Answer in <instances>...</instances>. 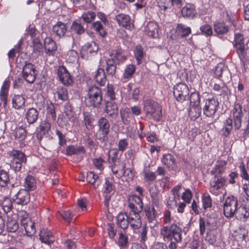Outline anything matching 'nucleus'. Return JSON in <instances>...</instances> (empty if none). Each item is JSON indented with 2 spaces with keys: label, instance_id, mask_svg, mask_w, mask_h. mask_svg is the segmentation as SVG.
<instances>
[{
  "label": "nucleus",
  "instance_id": "nucleus-1",
  "mask_svg": "<svg viewBox=\"0 0 249 249\" xmlns=\"http://www.w3.org/2000/svg\"><path fill=\"white\" fill-rule=\"evenodd\" d=\"M160 234L165 241L173 239L177 243H180L182 239V230L177 224L173 223L170 226H164L160 230Z\"/></svg>",
  "mask_w": 249,
  "mask_h": 249
},
{
  "label": "nucleus",
  "instance_id": "nucleus-2",
  "mask_svg": "<svg viewBox=\"0 0 249 249\" xmlns=\"http://www.w3.org/2000/svg\"><path fill=\"white\" fill-rule=\"evenodd\" d=\"M103 101L101 89L96 86H91L87 90L85 96L86 104L89 107L100 108Z\"/></svg>",
  "mask_w": 249,
  "mask_h": 249
},
{
  "label": "nucleus",
  "instance_id": "nucleus-3",
  "mask_svg": "<svg viewBox=\"0 0 249 249\" xmlns=\"http://www.w3.org/2000/svg\"><path fill=\"white\" fill-rule=\"evenodd\" d=\"M143 109L147 115L150 116L153 119L159 121L162 117L161 107L156 102L147 100L145 102Z\"/></svg>",
  "mask_w": 249,
  "mask_h": 249
},
{
  "label": "nucleus",
  "instance_id": "nucleus-4",
  "mask_svg": "<svg viewBox=\"0 0 249 249\" xmlns=\"http://www.w3.org/2000/svg\"><path fill=\"white\" fill-rule=\"evenodd\" d=\"M238 208V201L236 197L231 196L227 197L223 204V211L227 218L233 217Z\"/></svg>",
  "mask_w": 249,
  "mask_h": 249
},
{
  "label": "nucleus",
  "instance_id": "nucleus-5",
  "mask_svg": "<svg viewBox=\"0 0 249 249\" xmlns=\"http://www.w3.org/2000/svg\"><path fill=\"white\" fill-rule=\"evenodd\" d=\"M11 160L10 167L14 172L19 171L21 169L22 165L26 162V157L24 153L18 150H13L10 155Z\"/></svg>",
  "mask_w": 249,
  "mask_h": 249
},
{
  "label": "nucleus",
  "instance_id": "nucleus-6",
  "mask_svg": "<svg viewBox=\"0 0 249 249\" xmlns=\"http://www.w3.org/2000/svg\"><path fill=\"white\" fill-rule=\"evenodd\" d=\"M99 129L96 133V138L101 142L107 141L110 131V124L108 120L104 117L100 118L98 122Z\"/></svg>",
  "mask_w": 249,
  "mask_h": 249
},
{
  "label": "nucleus",
  "instance_id": "nucleus-7",
  "mask_svg": "<svg viewBox=\"0 0 249 249\" xmlns=\"http://www.w3.org/2000/svg\"><path fill=\"white\" fill-rule=\"evenodd\" d=\"M173 89L174 96L178 102H182L189 99V90L185 84L178 83L174 86Z\"/></svg>",
  "mask_w": 249,
  "mask_h": 249
},
{
  "label": "nucleus",
  "instance_id": "nucleus-8",
  "mask_svg": "<svg viewBox=\"0 0 249 249\" xmlns=\"http://www.w3.org/2000/svg\"><path fill=\"white\" fill-rule=\"evenodd\" d=\"M246 110L243 109L242 106L239 103H235L232 110V119L234 123V127L236 130H239L242 125V119Z\"/></svg>",
  "mask_w": 249,
  "mask_h": 249
},
{
  "label": "nucleus",
  "instance_id": "nucleus-9",
  "mask_svg": "<svg viewBox=\"0 0 249 249\" xmlns=\"http://www.w3.org/2000/svg\"><path fill=\"white\" fill-rule=\"evenodd\" d=\"M219 107V102L214 98L206 100L203 107V114L208 117L213 118Z\"/></svg>",
  "mask_w": 249,
  "mask_h": 249
},
{
  "label": "nucleus",
  "instance_id": "nucleus-10",
  "mask_svg": "<svg viewBox=\"0 0 249 249\" xmlns=\"http://www.w3.org/2000/svg\"><path fill=\"white\" fill-rule=\"evenodd\" d=\"M36 67L34 65L25 62L22 69V76L29 83H33L36 79Z\"/></svg>",
  "mask_w": 249,
  "mask_h": 249
},
{
  "label": "nucleus",
  "instance_id": "nucleus-11",
  "mask_svg": "<svg viewBox=\"0 0 249 249\" xmlns=\"http://www.w3.org/2000/svg\"><path fill=\"white\" fill-rule=\"evenodd\" d=\"M8 182L11 183L12 186H14V183L18 185L20 183L17 173L14 172L13 174L9 177V175L7 172L3 170L0 171V186L4 187Z\"/></svg>",
  "mask_w": 249,
  "mask_h": 249
},
{
  "label": "nucleus",
  "instance_id": "nucleus-12",
  "mask_svg": "<svg viewBox=\"0 0 249 249\" xmlns=\"http://www.w3.org/2000/svg\"><path fill=\"white\" fill-rule=\"evenodd\" d=\"M144 211L148 222L151 228H154L158 223L157 217L159 213L155 208L152 206L146 205L144 208Z\"/></svg>",
  "mask_w": 249,
  "mask_h": 249
},
{
  "label": "nucleus",
  "instance_id": "nucleus-13",
  "mask_svg": "<svg viewBox=\"0 0 249 249\" xmlns=\"http://www.w3.org/2000/svg\"><path fill=\"white\" fill-rule=\"evenodd\" d=\"M224 178L215 175L210 180V191L215 196L219 194V190L226 184Z\"/></svg>",
  "mask_w": 249,
  "mask_h": 249
},
{
  "label": "nucleus",
  "instance_id": "nucleus-14",
  "mask_svg": "<svg viewBox=\"0 0 249 249\" xmlns=\"http://www.w3.org/2000/svg\"><path fill=\"white\" fill-rule=\"evenodd\" d=\"M197 13L196 5L191 3H186L181 9V16L186 19L194 18Z\"/></svg>",
  "mask_w": 249,
  "mask_h": 249
},
{
  "label": "nucleus",
  "instance_id": "nucleus-15",
  "mask_svg": "<svg viewBox=\"0 0 249 249\" xmlns=\"http://www.w3.org/2000/svg\"><path fill=\"white\" fill-rule=\"evenodd\" d=\"M57 73L59 80L64 85L69 86L72 84V79L69 72L64 66H61L59 67L57 69Z\"/></svg>",
  "mask_w": 249,
  "mask_h": 249
},
{
  "label": "nucleus",
  "instance_id": "nucleus-16",
  "mask_svg": "<svg viewBox=\"0 0 249 249\" xmlns=\"http://www.w3.org/2000/svg\"><path fill=\"white\" fill-rule=\"evenodd\" d=\"M22 230H24L25 234L31 236L36 232L35 223L29 217H23L20 220Z\"/></svg>",
  "mask_w": 249,
  "mask_h": 249
},
{
  "label": "nucleus",
  "instance_id": "nucleus-17",
  "mask_svg": "<svg viewBox=\"0 0 249 249\" xmlns=\"http://www.w3.org/2000/svg\"><path fill=\"white\" fill-rule=\"evenodd\" d=\"M141 212L134 210H130L129 212L128 215L129 224L133 229H138L142 225L141 218L140 215Z\"/></svg>",
  "mask_w": 249,
  "mask_h": 249
},
{
  "label": "nucleus",
  "instance_id": "nucleus-18",
  "mask_svg": "<svg viewBox=\"0 0 249 249\" xmlns=\"http://www.w3.org/2000/svg\"><path fill=\"white\" fill-rule=\"evenodd\" d=\"M30 195L27 190L21 189L15 196L14 201L18 205H26L29 201Z\"/></svg>",
  "mask_w": 249,
  "mask_h": 249
},
{
  "label": "nucleus",
  "instance_id": "nucleus-19",
  "mask_svg": "<svg viewBox=\"0 0 249 249\" xmlns=\"http://www.w3.org/2000/svg\"><path fill=\"white\" fill-rule=\"evenodd\" d=\"M128 207L130 210L142 212L143 204L140 196L136 195H131L128 199Z\"/></svg>",
  "mask_w": 249,
  "mask_h": 249
},
{
  "label": "nucleus",
  "instance_id": "nucleus-20",
  "mask_svg": "<svg viewBox=\"0 0 249 249\" xmlns=\"http://www.w3.org/2000/svg\"><path fill=\"white\" fill-rule=\"evenodd\" d=\"M193 99H196V101L195 102V106L191 108L190 115L193 116L195 118H197L200 116L201 113V107L199 105L200 98L199 94L196 93H192L190 96V101L191 103L193 102L192 100Z\"/></svg>",
  "mask_w": 249,
  "mask_h": 249
},
{
  "label": "nucleus",
  "instance_id": "nucleus-21",
  "mask_svg": "<svg viewBox=\"0 0 249 249\" xmlns=\"http://www.w3.org/2000/svg\"><path fill=\"white\" fill-rule=\"evenodd\" d=\"M235 51L244 67H245L246 63L249 60V40L246 45L236 49Z\"/></svg>",
  "mask_w": 249,
  "mask_h": 249
},
{
  "label": "nucleus",
  "instance_id": "nucleus-22",
  "mask_svg": "<svg viewBox=\"0 0 249 249\" xmlns=\"http://www.w3.org/2000/svg\"><path fill=\"white\" fill-rule=\"evenodd\" d=\"M214 74L217 78L223 77L225 80H228L231 78L230 71L228 67L223 63H219L215 67Z\"/></svg>",
  "mask_w": 249,
  "mask_h": 249
},
{
  "label": "nucleus",
  "instance_id": "nucleus-23",
  "mask_svg": "<svg viewBox=\"0 0 249 249\" xmlns=\"http://www.w3.org/2000/svg\"><path fill=\"white\" fill-rule=\"evenodd\" d=\"M19 228L17 221V215L16 214L7 215L6 229L8 231L15 232Z\"/></svg>",
  "mask_w": 249,
  "mask_h": 249
},
{
  "label": "nucleus",
  "instance_id": "nucleus-24",
  "mask_svg": "<svg viewBox=\"0 0 249 249\" xmlns=\"http://www.w3.org/2000/svg\"><path fill=\"white\" fill-rule=\"evenodd\" d=\"M115 19L119 26L126 29L130 30L133 27L131 18L128 15L118 14L116 16Z\"/></svg>",
  "mask_w": 249,
  "mask_h": 249
},
{
  "label": "nucleus",
  "instance_id": "nucleus-25",
  "mask_svg": "<svg viewBox=\"0 0 249 249\" xmlns=\"http://www.w3.org/2000/svg\"><path fill=\"white\" fill-rule=\"evenodd\" d=\"M107 59L112 60L114 63L119 65L126 60V57L123 50L118 49L114 53L110 54Z\"/></svg>",
  "mask_w": 249,
  "mask_h": 249
},
{
  "label": "nucleus",
  "instance_id": "nucleus-26",
  "mask_svg": "<svg viewBox=\"0 0 249 249\" xmlns=\"http://www.w3.org/2000/svg\"><path fill=\"white\" fill-rule=\"evenodd\" d=\"M45 53L48 55H53L57 50L55 42L50 37H46L44 41Z\"/></svg>",
  "mask_w": 249,
  "mask_h": 249
},
{
  "label": "nucleus",
  "instance_id": "nucleus-27",
  "mask_svg": "<svg viewBox=\"0 0 249 249\" xmlns=\"http://www.w3.org/2000/svg\"><path fill=\"white\" fill-rule=\"evenodd\" d=\"M105 112L111 118L117 116L118 114V107L114 101L106 102Z\"/></svg>",
  "mask_w": 249,
  "mask_h": 249
},
{
  "label": "nucleus",
  "instance_id": "nucleus-28",
  "mask_svg": "<svg viewBox=\"0 0 249 249\" xmlns=\"http://www.w3.org/2000/svg\"><path fill=\"white\" fill-rule=\"evenodd\" d=\"M51 125L47 121H44L40 124L37 129L36 138L37 139L40 141L43 137L48 133L51 129Z\"/></svg>",
  "mask_w": 249,
  "mask_h": 249
},
{
  "label": "nucleus",
  "instance_id": "nucleus-29",
  "mask_svg": "<svg viewBox=\"0 0 249 249\" xmlns=\"http://www.w3.org/2000/svg\"><path fill=\"white\" fill-rule=\"evenodd\" d=\"M116 224L119 228L123 230L127 229L129 225L127 214L124 212L120 213L116 217Z\"/></svg>",
  "mask_w": 249,
  "mask_h": 249
},
{
  "label": "nucleus",
  "instance_id": "nucleus-30",
  "mask_svg": "<svg viewBox=\"0 0 249 249\" xmlns=\"http://www.w3.org/2000/svg\"><path fill=\"white\" fill-rule=\"evenodd\" d=\"M67 31L66 25L60 21L57 22L53 27V31L59 38L64 36Z\"/></svg>",
  "mask_w": 249,
  "mask_h": 249
},
{
  "label": "nucleus",
  "instance_id": "nucleus-31",
  "mask_svg": "<svg viewBox=\"0 0 249 249\" xmlns=\"http://www.w3.org/2000/svg\"><path fill=\"white\" fill-rule=\"evenodd\" d=\"M213 89L218 95L225 96L228 94V88L224 82L214 83L213 87Z\"/></svg>",
  "mask_w": 249,
  "mask_h": 249
},
{
  "label": "nucleus",
  "instance_id": "nucleus-32",
  "mask_svg": "<svg viewBox=\"0 0 249 249\" xmlns=\"http://www.w3.org/2000/svg\"><path fill=\"white\" fill-rule=\"evenodd\" d=\"M234 216L238 220L245 222L249 218V212L246 207L241 205L238 207Z\"/></svg>",
  "mask_w": 249,
  "mask_h": 249
},
{
  "label": "nucleus",
  "instance_id": "nucleus-33",
  "mask_svg": "<svg viewBox=\"0 0 249 249\" xmlns=\"http://www.w3.org/2000/svg\"><path fill=\"white\" fill-rule=\"evenodd\" d=\"M25 115L28 123L30 124H33L37 120L39 112L35 108H30L26 112Z\"/></svg>",
  "mask_w": 249,
  "mask_h": 249
},
{
  "label": "nucleus",
  "instance_id": "nucleus-34",
  "mask_svg": "<svg viewBox=\"0 0 249 249\" xmlns=\"http://www.w3.org/2000/svg\"><path fill=\"white\" fill-rule=\"evenodd\" d=\"M111 170L114 175L117 178H120L123 177V170L125 168V163L122 161H117L111 163Z\"/></svg>",
  "mask_w": 249,
  "mask_h": 249
},
{
  "label": "nucleus",
  "instance_id": "nucleus-35",
  "mask_svg": "<svg viewBox=\"0 0 249 249\" xmlns=\"http://www.w3.org/2000/svg\"><path fill=\"white\" fill-rule=\"evenodd\" d=\"M161 161L162 163L166 165L169 169L173 170L177 166L175 159L171 154L164 155Z\"/></svg>",
  "mask_w": 249,
  "mask_h": 249
},
{
  "label": "nucleus",
  "instance_id": "nucleus-36",
  "mask_svg": "<svg viewBox=\"0 0 249 249\" xmlns=\"http://www.w3.org/2000/svg\"><path fill=\"white\" fill-rule=\"evenodd\" d=\"M98 46L94 41L88 42L82 47V53L86 54L95 53L98 50Z\"/></svg>",
  "mask_w": 249,
  "mask_h": 249
},
{
  "label": "nucleus",
  "instance_id": "nucleus-37",
  "mask_svg": "<svg viewBox=\"0 0 249 249\" xmlns=\"http://www.w3.org/2000/svg\"><path fill=\"white\" fill-rule=\"evenodd\" d=\"M10 87V81L5 80L4 81L1 88L0 91V98L3 102V105L5 106L7 104V97L9 88Z\"/></svg>",
  "mask_w": 249,
  "mask_h": 249
},
{
  "label": "nucleus",
  "instance_id": "nucleus-38",
  "mask_svg": "<svg viewBox=\"0 0 249 249\" xmlns=\"http://www.w3.org/2000/svg\"><path fill=\"white\" fill-rule=\"evenodd\" d=\"M39 238L42 242L48 245L51 244L54 241V238L51 232L49 231H40Z\"/></svg>",
  "mask_w": 249,
  "mask_h": 249
},
{
  "label": "nucleus",
  "instance_id": "nucleus-39",
  "mask_svg": "<svg viewBox=\"0 0 249 249\" xmlns=\"http://www.w3.org/2000/svg\"><path fill=\"white\" fill-rule=\"evenodd\" d=\"M136 71V67L133 64H128L124 68L122 77L124 80H129L132 77Z\"/></svg>",
  "mask_w": 249,
  "mask_h": 249
},
{
  "label": "nucleus",
  "instance_id": "nucleus-40",
  "mask_svg": "<svg viewBox=\"0 0 249 249\" xmlns=\"http://www.w3.org/2000/svg\"><path fill=\"white\" fill-rule=\"evenodd\" d=\"M25 100L22 95H14L12 99L13 107L17 109L21 108L25 106Z\"/></svg>",
  "mask_w": 249,
  "mask_h": 249
},
{
  "label": "nucleus",
  "instance_id": "nucleus-41",
  "mask_svg": "<svg viewBox=\"0 0 249 249\" xmlns=\"http://www.w3.org/2000/svg\"><path fill=\"white\" fill-rule=\"evenodd\" d=\"M211 224V219H205L203 218L200 217L199 219V226L200 230V233L201 235H203L207 230L210 231V226Z\"/></svg>",
  "mask_w": 249,
  "mask_h": 249
},
{
  "label": "nucleus",
  "instance_id": "nucleus-42",
  "mask_svg": "<svg viewBox=\"0 0 249 249\" xmlns=\"http://www.w3.org/2000/svg\"><path fill=\"white\" fill-rule=\"evenodd\" d=\"M177 33L181 37H186L191 33V29L185 24L180 23L177 26Z\"/></svg>",
  "mask_w": 249,
  "mask_h": 249
},
{
  "label": "nucleus",
  "instance_id": "nucleus-43",
  "mask_svg": "<svg viewBox=\"0 0 249 249\" xmlns=\"http://www.w3.org/2000/svg\"><path fill=\"white\" fill-rule=\"evenodd\" d=\"M25 189L28 192L33 191L36 188V182L34 177L31 175L27 176L24 179V185Z\"/></svg>",
  "mask_w": 249,
  "mask_h": 249
},
{
  "label": "nucleus",
  "instance_id": "nucleus-44",
  "mask_svg": "<svg viewBox=\"0 0 249 249\" xmlns=\"http://www.w3.org/2000/svg\"><path fill=\"white\" fill-rule=\"evenodd\" d=\"M94 79L101 86L105 85L107 78L105 71L103 69H98L94 75Z\"/></svg>",
  "mask_w": 249,
  "mask_h": 249
},
{
  "label": "nucleus",
  "instance_id": "nucleus-45",
  "mask_svg": "<svg viewBox=\"0 0 249 249\" xmlns=\"http://www.w3.org/2000/svg\"><path fill=\"white\" fill-rule=\"evenodd\" d=\"M106 71L107 74L111 77L113 76L116 71V64L114 63L112 60L106 59Z\"/></svg>",
  "mask_w": 249,
  "mask_h": 249
},
{
  "label": "nucleus",
  "instance_id": "nucleus-46",
  "mask_svg": "<svg viewBox=\"0 0 249 249\" xmlns=\"http://www.w3.org/2000/svg\"><path fill=\"white\" fill-rule=\"evenodd\" d=\"M227 162L224 160L218 161L214 167L212 171V173L213 174H223L226 169Z\"/></svg>",
  "mask_w": 249,
  "mask_h": 249
},
{
  "label": "nucleus",
  "instance_id": "nucleus-47",
  "mask_svg": "<svg viewBox=\"0 0 249 249\" xmlns=\"http://www.w3.org/2000/svg\"><path fill=\"white\" fill-rule=\"evenodd\" d=\"M229 29V27L223 22H217L214 25V31L217 35L225 34Z\"/></svg>",
  "mask_w": 249,
  "mask_h": 249
},
{
  "label": "nucleus",
  "instance_id": "nucleus-48",
  "mask_svg": "<svg viewBox=\"0 0 249 249\" xmlns=\"http://www.w3.org/2000/svg\"><path fill=\"white\" fill-rule=\"evenodd\" d=\"M26 130L22 127L17 128L14 132L15 138L18 141H22L24 140L26 138Z\"/></svg>",
  "mask_w": 249,
  "mask_h": 249
},
{
  "label": "nucleus",
  "instance_id": "nucleus-49",
  "mask_svg": "<svg viewBox=\"0 0 249 249\" xmlns=\"http://www.w3.org/2000/svg\"><path fill=\"white\" fill-rule=\"evenodd\" d=\"M144 54L142 47L140 45L137 46L134 50V55L138 65L142 63Z\"/></svg>",
  "mask_w": 249,
  "mask_h": 249
},
{
  "label": "nucleus",
  "instance_id": "nucleus-50",
  "mask_svg": "<svg viewBox=\"0 0 249 249\" xmlns=\"http://www.w3.org/2000/svg\"><path fill=\"white\" fill-rule=\"evenodd\" d=\"M233 120L231 118H228L224 123V127L223 128V135L227 137L230 133L232 128Z\"/></svg>",
  "mask_w": 249,
  "mask_h": 249
},
{
  "label": "nucleus",
  "instance_id": "nucleus-51",
  "mask_svg": "<svg viewBox=\"0 0 249 249\" xmlns=\"http://www.w3.org/2000/svg\"><path fill=\"white\" fill-rule=\"evenodd\" d=\"M71 31L77 35H81L84 33L85 29L79 21H74L71 26Z\"/></svg>",
  "mask_w": 249,
  "mask_h": 249
},
{
  "label": "nucleus",
  "instance_id": "nucleus-52",
  "mask_svg": "<svg viewBox=\"0 0 249 249\" xmlns=\"http://www.w3.org/2000/svg\"><path fill=\"white\" fill-rule=\"evenodd\" d=\"M244 45H245V43L244 38L243 35L239 33H235L234 34V41L233 42L234 48L236 49L242 47Z\"/></svg>",
  "mask_w": 249,
  "mask_h": 249
},
{
  "label": "nucleus",
  "instance_id": "nucleus-53",
  "mask_svg": "<svg viewBox=\"0 0 249 249\" xmlns=\"http://www.w3.org/2000/svg\"><path fill=\"white\" fill-rule=\"evenodd\" d=\"M118 150L116 148L112 149L108 152V160L109 163L111 164L117 161H121L117 160V158L118 155Z\"/></svg>",
  "mask_w": 249,
  "mask_h": 249
},
{
  "label": "nucleus",
  "instance_id": "nucleus-54",
  "mask_svg": "<svg viewBox=\"0 0 249 249\" xmlns=\"http://www.w3.org/2000/svg\"><path fill=\"white\" fill-rule=\"evenodd\" d=\"M223 18L226 21L231 24L233 27L236 26V22L235 20V15L234 14L229 11L223 12Z\"/></svg>",
  "mask_w": 249,
  "mask_h": 249
},
{
  "label": "nucleus",
  "instance_id": "nucleus-55",
  "mask_svg": "<svg viewBox=\"0 0 249 249\" xmlns=\"http://www.w3.org/2000/svg\"><path fill=\"white\" fill-rule=\"evenodd\" d=\"M56 92L58 99L62 101H66L68 98L67 89L62 87H59L57 89Z\"/></svg>",
  "mask_w": 249,
  "mask_h": 249
},
{
  "label": "nucleus",
  "instance_id": "nucleus-56",
  "mask_svg": "<svg viewBox=\"0 0 249 249\" xmlns=\"http://www.w3.org/2000/svg\"><path fill=\"white\" fill-rule=\"evenodd\" d=\"M95 13L92 11H88L84 12L82 15V18L86 23L91 22L95 18Z\"/></svg>",
  "mask_w": 249,
  "mask_h": 249
},
{
  "label": "nucleus",
  "instance_id": "nucleus-57",
  "mask_svg": "<svg viewBox=\"0 0 249 249\" xmlns=\"http://www.w3.org/2000/svg\"><path fill=\"white\" fill-rule=\"evenodd\" d=\"M1 206L5 213L10 212L13 208L12 200L9 198H5L1 203Z\"/></svg>",
  "mask_w": 249,
  "mask_h": 249
},
{
  "label": "nucleus",
  "instance_id": "nucleus-58",
  "mask_svg": "<svg viewBox=\"0 0 249 249\" xmlns=\"http://www.w3.org/2000/svg\"><path fill=\"white\" fill-rule=\"evenodd\" d=\"M203 206L204 209L210 208L212 206V199L208 193L203 194L202 198Z\"/></svg>",
  "mask_w": 249,
  "mask_h": 249
},
{
  "label": "nucleus",
  "instance_id": "nucleus-59",
  "mask_svg": "<svg viewBox=\"0 0 249 249\" xmlns=\"http://www.w3.org/2000/svg\"><path fill=\"white\" fill-rule=\"evenodd\" d=\"M177 199H178L177 196L171 194L167 201L168 207L171 209H175L177 206Z\"/></svg>",
  "mask_w": 249,
  "mask_h": 249
},
{
  "label": "nucleus",
  "instance_id": "nucleus-60",
  "mask_svg": "<svg viewBox=\"0 0 249 249\" xmlns=\"http://www.w3.org/2000/svg\"><path fill=\"white\" fill-rule=\"evenodd\" d=\"M123 177L126 178V180L127 181L132 180L134 176L133 170L131 168L124 169L123 170Z\"/></svg>",
  "mask_w": 249,
  "mask_h": 249
},
{
  "label": "nucleus",
  "instance_id": "nucleus-61",
  "mask_svg": "<svg viewBox=\"0 0 249 249\" xmlns=\"http://www.w3.org/2000/svg\"><path fill=\"white\" fill-rule=\"evenodd\" d=\"M98 178V176L95 174L93 172L90 171L88 172L87 173L86 180L92 184L95 183L96 181H97Z\"/></svg>",
  "mask_w": 249,
  "mask_h": 249
},
{
  "label": "nucleus",
  "instance_id": "nucleus-62",
  "mask_svg": "<svg viewBox=\"0 0 249 249\" xmlns=\"http://www.w3.org/2000/svg\"><path fill=\"white\" fill-rule=\"evenodd\" d=\"M200 30L202 34L205 36H209L212 35V28L209 24H205L201 26L200 28Z\"/></svg>",
  "mask_w": 249,
  "mask_h": 249
},
{
  "label": "nucleus",
  "instance_id": "nucleus-63",
  "mask_svg": "<svg viewBox=\"0 0 249 249\" xmlns=\"http://www.w3.org/2000/svg\"><path fill=\"white\" fill-rule=\"evenodd\" d=\"M128 242L127 237L124 235L123 233H119V238L118 239V245L121 248H124L126 247Z\"/></svg>",
  "mask_w": 249,
  "mask_h": 249
},
{
  "label": "nucleus",
  "instance_id": "nucleus-64",
  "mask_svg": "<svg viewBox=\"0 0 249 249\" xmlns=\"http://www.w3.org/2000/svg\"><path fill=\"white\" fill-rule=\"evenodd\" d=\"M192 197V194L191 191L189 189L185 190L182 194L181 198L186 203H190L191 202Z\"/></svg>",
  "mask_w": 249,
  "mask_h": 249
}]
</instances>
